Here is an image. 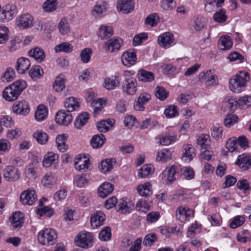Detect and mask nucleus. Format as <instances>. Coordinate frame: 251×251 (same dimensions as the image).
I'll list each match as a JSON object with an SVG mask.
<instances>
[{
	"label": "nucleus",
	"instance_id": "obj_1",
	"mask_svg": "<svg viewBox=\"0 0 251 251\" xmlns=\"http://www.w3.org/2000/svg\"><path fill=\"white\" fill-rule=\"evenodd\" d=\"M250 80V75L247 72H240L229 80V87L231 91L240 93L245 90L247 82Z\"/></svg>",
	"mask_w": 251,
	"mask_h": 251
},
{
	"label": "nucleus",
	"instance_id": "obj_2",
	"mask_svg": "<svg viewBox=\"0 0 251 251\" xmlns=\"http://www.w3.org/2000/svg\"><path fill=\"white\" fill-rule=\"evenodd\" d=\"M26 82L24 80H17L7 87L3 92V96L7 101L16 100L25 88Z\"/></svg>",
	"mask_w": 251,
	"mask_h": 251
},
{
	"label": "nucleus",
	"instance_id": "obj_3",
	"mask_svg": "<svg viewBox=\"0 0 251 251\" xmlns=\"http://www.w3.org/2000/svg\"><path fill=\"white\" fill-rule=\"evenodd\" d=\"M57 238V234L55 230L46 228L39 232L38 240L43 245L52 246L56 242Z\"/></svg>",
	"mask_w": 251,
	"mask_h": 251
},
{
	"label": "nucleus",
	"instance_id": "obj_4",
	"mask_svg": "<svg viewBox=\"0 0 251 251\" xmlns=\"http://www.w3.org/2000/svg\"><path fill=\"white\" fill-rule=\"evenodd\" d=\"M18 12L16 5L8 3L1 7L0 11V21L3 23L8 22L16 16Z\"/></svg>",
	"mask_w": 251,
	"mask_h": 251
},
{
	"label": "nucleus",
	"instance_id": "obj_5",
	"mask_svg": "<svg viewBox=\"0 0 251 251\" xmlns=\"http://www.w3.org/2000/svg\"><path fill=\"white\" fill-rule=\"evenodd\" d=\"M76 245L84 249H88L93 246V235L89 232L79 233L75 239Z\"/></svg>",
	"mask_w": 251,
	"mask_h": 251
},
{
	"label": "nucleus",
	"instance_id": "obj_6",
	"mask_svg": "<svg viewBox=\"0 0 251 251\" xmlns=\"http://www.w3.org/2000/svg\"><path fill=\"white\" fill-rule=\"evenodd\" d=\"M194 215V211L188 206H179L176 211V216L177 220L180 222H184L189 220L190 218L193 217Z\"/></svg>",
	"mask_w": 251,
	"mask_h": 251
},
{
	"label": "nucleus",
	"instance_id": "obj_7",
	"mask_svg": "<svg viewBox=\"0 0 251 251\" xmlns=\"http://www.w3.org/2000/svg\"><path fill=\"white\" fill-rule=\"evenodd\" d=\"M33 21L34 18L31 15L24 14L16 19V25L21 29H27L33 26Z\"/></svg>",
	"mask_w": 251,
	"mask_h": 251
},
{
	"label": "nucleus",
	"instance_id": "obj_8",
	"mask_svg": "<svg viewBox=\"0 0 251 251\" xmlns=\"http://www.w3.org/2000/svg\"><path fill=\"white\" fill-rule=\"evenodd\" d=\"M137 80L133 77L125 79L122 84L123 92L129 95H133L135 94L137 91Z\"/></svg>",
	"mask_w": 251,
	"mask_h": 251
},
{
	"label": "nucleus",
	"instance_id": "obj_9",
	"mask_svg": "<svg viewBox=\"0 0 251 251\" xmlns=\"http://www.w3.org/2000/svg\"><path fill=\"white\" fill-rule=\"evenodd\" d=\"M12 110L13 112L17 115L25 116L29 113L30 107L26 100H22L14 102Z\"/></svg>",
	"mask_w": 251,
	"mask_h": 251
},
{
	"label": "nucleus",
	"instance_id": "obj_10",
	"mask_svg": "<svg viewBox=\"0 0 251 251\" xmlns=\"http://www.w3.org/2000/svg\"><path fill=\"white\" fill-rule=\"evenodd\" d=\"M20 175L18 169L12 165L6 166L3 170V177L7 181H16L19 179Z\"/></svg>",
	"mask_w": 251,
	"mask_h": 251
},
{
	"label": "nucleus",
	"instance_id": "obj_11",
	"mask_svg": "<svg viewBox=\"0 0 251 251\" xmlns=\"http://www.w3.org/2000/svg\"><path fill=\"white\" fill-rule=\"evenodd\" d=\"M74 165L76 170L86 172L90 168L91 163L89 158L82 157L80 155H78L75 159Z\"/></svg>",
	"mask_w": 251,
	"mask_h": 251
},
{
	"label": "nucleus",
	"instance_id": "obj_12",
	"mask_svg": "<svg viewBox=\"0 0 251 251\" xmlns=\"http://www.w3.org/2000/svg\"><path fill=\"white\" fill-rule=\"evenodd\" d=\"M123 64L127 67L134 65L136 62V52L133 50H129L124 52L121 57Z\"/></svg>",
	"mask_w": 251,
	"mask_h": 251
},
{
	"label": "nucleus",
	"instance_id": "obj_13",
	"mask_svg": "<svg viewBox=\"0 0 251 251\" xmlns=\"http://www.w3.org/2000/svg\"><path fill=\"white\" fill-rule=\"evenodd\" d=\"M37 195L34 190L28 189L23 192L20 200L24 204L32 205L36 200Z\"/></svg>",
	"mask_w": 251,
	"mask_h": 251
},
{
	"label": "nucleus",
	"instance_id": "obj_14",
	"mask_svg": "<svg viewBox=\"0 0 251 251\" xmlns=\"http://www.w3.org/2000/svg\"><path fill=\"white\" fill-rule=\"evenodd\" d=\"M73 120V116L71 113L65 110L59 111L55 116V121L59 125L68 126L71 123Z\"/></svg>",
	"mask_w": 251,
	"mask_h": 251
},
{
	"label": "nucleus",
	"instance_id": "obj_15",
	"mask_svg": "<svg viewBox=\"0 0 251 251\" xmlns=\"http://www.w3.org/2000/svg\"><path fill=\"white\" fill-rule=\"evenodd\" d=\"M134 2L132 0H119L117 2V9L124 14H128L133 10Z\"/></svg>",
	"mask_w": 251,
	"mask_h": 251
},
{
	"label": "nucleus",
	"instance_id": "obj_16",
	"mask_svg": "<svg viewBox=\"0 0 251 251\" xmlns=\"http://www.w3.org/2000/svg\"><path fill=\"white\" fill-rule=\"evenodd\" d=\"M175 40L174 35L170 32H165L158 37V44L163 48H167L173 43Z\"/></svg>",
	"mask_w": 251,
	"mask_h": 251
},
{
	"label": "nucleus",
	"instance_id": "obj_17",
	"mask_svg": "<svg viewBox=\"0 0 251 251\" xmlns=\"http://www.w3.org/2000/svg\"><path fill=\"white\" fill-rule=\"evenodd\" d=\"M242 170H248L251 166V156L247 154L243 153L238 156L235 162Z\"/></svg>",
	"mask_w": 251,
	"mask_h": 251
},
{
	"label": "nucleus",
	"instance_id": "obj_18",
	"mask_svg": "<svg viewBox=\"0 0 251 251\" xmlns=\"http://www.w3.org/2000/svg\"><path fill=\"white\" fill-rule=\"evenodd\" d=\"M184 152L182 159L185 162H190L196 156V152L195 148L191 144H185L183 146Z\"/></svg>",
	"mask_w": 251,
	"mask_h": 251
},
{
	"label": "nucleus",
	"instance_id": "obj_19",
	"mask_svg": "<svg viewBox=\"0 0 251 251\" xmlns=\"http://www.w3.org/2000/svg\"><path fill=\"white\" fill-rule=\"evenodd\" d=\"M127 199H120V201L116 206L118 211L123 213H129L131 212L134 207V205L130 201H127Z\"/></svg>",
	"mask_w": 251,
	"mask_h": 251
},
{
	"label": "nucleus",
	"instance_id": "obj_20",
	"mask_svg": "<svg viewBox=\"0 0 251 251\" xmlns=\"http://www.w3.org/2000/svg\"><path fill=\"white\" fill-rule=\"evenodd\" d=\"M105 215L101 211H97L91 218V223L94 228H97L104 224Z\"/></svg>",
	"mask_w": 251,
	"mask_h": 251
},
{
	"label": "nucleus",
	"instance_id": "obj_21",
	"mask_svg": "<svg viewBox=\"0 0 251 251\" xmlns=\"http://www.w3.org/2000/svg\"><path fill=\"white\" fill-rule=\"evenodd\" d=\"M162 176L164 178H167V183H173L178 177V175L176 173V167L175 166H172L166 168L163 172Z\"/></svg>",
	"mask_w": 251,
	"mask_h": 251
},
{
	"label": "nucleus",
	"instance_id": "obj_22",
	"mask_svg": "<svg viewBox=\"0 0 251 251\" xmlns=\"http://www.w3.org/2000/svg\"><path fill=\"white\" fill-rule=\"evenodd\" d=\"M30 66V62L28 58L21 57L18 59L16 69L19 74H24L29 69Z\"/></svg>",
	"mask_w": 251,
	"mask_h": 251
},
{
	"label": "nucleus",
	"instance_id": "obj_23",
	"mask_svg": "<svg viewBox=\"0 0 251 251\" xmlns=\"http://www.w3.org/2000/svg\"><path fill=\"white\" fill-rule=\"evenodd\" d=\"M151 96L147 93H144L140 95L137 102L134 105V109L136 110L142 111L144 110V104L147 103L151 99Z\"/></svg>",
	"mask_w": 251,
	"mask_h": 251
},
{
	"label": "nucleus",
	"instance_id": "obj_24",
	"mask_svg": "<svg viewBox=\"0 0 251 251\" xmlns=\"http://www.w3.org/2000/svg\"><path fill=\"white\" fill-rule=\"evenodd\" d=\"M42 183L48 188H52L56 184L57 177L51 173H47L42 179Z\"/></svg>",
	"mask_w": 251,
	"mask_h": 251
},
{
	"label": "nucleus",
	"instance_id": "obj_25",
	"mask_svg": "<svg viewBox=\"0 0 251 251\" xmlns=\"http://www.w3.org/2000/svg\"><path fill=\"white\" fill-rule=\"evenodd\" d=\"M157 138L158 139V143L160 145L167 146L176 141V135L175 133H166V134L158 136Z\"/></svg>",
	"mask_w": 251,
	"mask_h": 251
},
{
	"label": "nucleus",
	"instance_id": "obj_26",
	"mask_svg": "<svg viewBox=\"0 0 251 251\" xmlns=\"http://www.w3.org/2000/svg\"><path fill=\"white\" fill-rule=\"evenodd\" d=\"M28 55L34 58L37 62H42L45 58L44 51L41 48L36 47L28 51Z\"/></svg>",
	"mask_w": 251,
	"mask_h": 251
},
{
	"label": "nucleus",
	"instance_id": "obj_27",
	"mask_svg": "<svg viewBox=\"0 0 251 251\" xmlns=\"http://www.w3.org/2000/svg\"><path fill=\"white\" fill-rule=\"evenodd\" d=\"M119 85L120 79L118 76L115 75L106 78L104 81V86L108 90H113Z\"/></svg>",
	"mask_w": 251,
	"mask_h": 251
},
{
	"label": "nucleus",
	"instance_id": "obj_28",
	"mask_svg": "<svg viewBox=\"0 0 251 251\" xmlns=\"http://www.w3.org/2000/svg\"><path fill=\"white\" fill-rule=\"evenodd\" d=\"M66 77L63 74L57 76L53 83V88L57 92H61L65 88Z\"/></svg>",
	"mask_w": 251,
	"mask_h": 251
},
{
	"label": "nucleus",
	"instance_id": "obj_29",
	"mask_svg": "<svg viewBox=\"0 0 251 251\" xmlns=\"http://www.w3.org/2000/svg\"><path fill=\"white\" fill-rule=\"evenodd\" d=\"M64 105L67 111L70 113L77 110L80 106L78 99L73 97H70L67 99L64 102Z\"/></svg>",
	"mask_w": 251,
	"mask_h": 251
},
{
	"label": "nucleus",
	"instance_id": "obj_30",
	"mask_svg": "<svg viewBox=\"0 0 251 251\" xmlns=\"http://www.w3.org/2000/svg\"><path fill=\"white\" fill-rule=\"evenodd\" d=\"M137 77L140 81L150 82L154 79V74L145 70H140L137 74Z\"/></svg>",
	"mask_w": 251,
	"mask_h": 251
},
{
	"label": "nucleus",
	"instance_id": "obj_31",
	"mask_svg": "<svg viewBox=\"0 0 251 251\" xmlns=\"http://www.w3.org/2000/svg\"><path fill=\"white\" fill-rule=\"evenodd\" d=\"M114 190V186L109 182H105L101 184L99 189V196L104 198L111 194Z\"/></svg>",
	"mask_w": 251,
	"mask_h": 251
},
{
	"label": "nucleus",
	"instance_id": "obj_32",
	"mask_svg": "<svg viewBox=\"0 0 251 251\" xmlns=\"http://www.w3.org/2000/svg\"><path fill=\"white\" fill-rule=\"evenodd\" d=\"M116 163L114 158H108L102 160L99 167L101 172L104 173L110 171L113 168V165Z\"/></svg>",
	"mask_w": 251,
	"mask_h": 251
},
{
	"label": "nucleus",
	"instance_id": "obj_33",
	"mask_svg": "<svg viewBox=\"0 0 251 251\" xmlns=\"http://www.w3.org/2000/svg\"><path fill=\"white\" fill-rule=\"evenodd\" d=\"M232 46L231 38L229 36L221 37L218 41V47L221 50H229Z\"/></svg>",
	"mask_w": 251,
	"mask_h": 251
},
{
	"label": "nucleus",
	"instance_id": "obj_34",
	"mask_svg": "<svg viewBox=\"0 0 251 251\" xmlns=\"http://www.w3.org/2000/svg\"><path fill=\"white\" fill-rule=\"evenodd\" d=\"M210 143V137L207 134H201L197 139V144L200 146L201 151L209 149Z\"/></svg>",
	"mask_w": 251,
	"mask_h": 251
},
{
	"label": "nucleus",
	"instance_id": "obj_35",
	"mask_svg": "<svg viewBox=\"0 0 251 251\" xmlns=\"http://www.w3.org/2000/svg\"><path fill=\"white\" fill-rule=\"evenodd\" d=\"M37 163L32 162L29 164L25 171V175L26 177L29 179H34L37 176Z\"/></svg>",
	"mask_w": 251,
	"mask_h": 251
},
{
	"label": "nucleus",
	"instance_id": "obj_36",
	"mask_svg": "<svg viewBox=\"0 0 251 251\" xmlns=\"http://www.w3.org/2000/svg\"><path fill=\"white\" fill-rule=\"evenodd\" d=\"M139 194L142 196L148 197L152 194V186L150 182L139 185L137 188Z\"/></svg>",
	"mask_w": 251,
	"mask_h": 251
},
{
	"label": "nucleus",
	"instance_id": "obj_37",
	"mask_svg": "<svg viewBox=\"0 0 251 251\" xmlns=\"http://www.w3.org/2000/svg\"><path fill=\"white\" fill-rule=\"evenodd\" d=\"M48 108L44 105H39L35 111V117L38 121H42L47 118Z\"/></svg>",
	"mask_w": 251,
	"mask_h": 251
},
{
	"label": "nucleus",
	"instance_id": "obj_38",
	"mask_svg": "<svg viewBox=\"0 0 251 251\" xmlns=\"http://www.w3.org/2000/svg\"><path fill=\"white\" fill-rule=\"evenodd\" d=\"M88 119V113L87 112L82 113L76 117L75 121L74 126L77 129L80 128L87 123Z\"/></svg>",
	"mask_w": 251,
	"mask_h": 251
},
{
	"label": "nucleus",
	"instance_id": "obj_39",
	"mask_svg": "<svg viewBox=\"0 0 251 251\" xmlns=\"http://www.w3.org/2000/svg\"><path fill=\"white\" fill-rule=\"evenodd\" d=\"M98 34L101 39H106L113 35L112 28L110 26L101 25Z\"/></svg>",
	"mask_w": 251,
	"mask_h": 251
},
{
	"label": "nucleus",
	"instance_id": "obj_40",
	"mask_svg": "<svg viewBox=\"0 0 251 251\" xmlns=\"http://www.w3.org/2000/svg\"><path fill=\"white\" fill-rule=\"evenodd\" d=\"M105 140L106 139L103 134L95 135L91 140V144L93 148H100L102 146Z\"/></svg>",
	"mask_w": 251,
	"mask_h": 251
},
{
	"label": "nucleus",
	"instance_id": "obj_41",
	"mask_svg": "<svg viewBox=\"0 0 251 251\" xmlns=\"http://www.w3.org/2000/svg\"><path fill=\"white\" fill-rule=\"evenodd\" d=\"M160 21L159 15L156 13L149 14L145 18V24L152 27L155 26Z\"/></svg>",
	"mask_w": 251,
	"mask_h": 251
},
{
	"label": "nucleus",
	"instance_id": "obj_42",
	"mask_svg": "<svg viewBox=\"0 0 251 251\" xmlns=\"http://www.w3.org/2000/svg\"><path fill=\"white\" fill-rule=\"evenodd\" d=\"M24 214L23 213L18 212L14 213L12 217L11 224L15 228L21 227L24 223Z\"/></svg>",
	"mask_w": 251,
	"mask_h": 251
},
{
	"label": "nucleus",
	"instance_id": "obj_43",
	"mask_svg": "<svg viewBox=\"0 0 251 251\" xmlns=\"http://www.w3.org/2000/svg\"><path fill=\"white\" fill-rule=\"evenodd\" d=\"M58 28L62 35H66L70 31V24L66 18L61 19L58 25Z\"/></svg>",
	"mask_w": 251,
	"mask_h": 251
},
{
	"label": "nucleus",
	"instance_id": "obj_44",
	"mask_svg": "<svg viewBox=\"0 0 251 251\" xmlns=\"http://www.w3.org/2000/svg\"><path fill=\"white\" fill-rule=\"evenodd\" d=\"M33 136L36 141L41 145L46 144L48 142L49 139L48 135L42 130L36 131L33 134Z\"/></svg>",
	"mask_w": 251,
	"mask_h": 251
},
{
	"label": "nucleus",
	"instance_id": "obj_45",
	"mask_svg": "<svg viewBox=\"0 0 251 251\" xmlns=\"http://www.w3.org/2000/svg\"><path fill=\"white\" fill-rule=\"evenodd\" d=\"M106 50L111 52L118 50L121 47V43L118 39H111L109 40L105 44Z\"/></svg>",
	"mask_w": 251,
	"mask_h": 251
},
{
	"label": "nucleus",
	"instance_id": "obj_46",
	"mask_svg": "<svg viewBox=\"0 0 251 251\" xmlns=\"http://www.w3.org/2000/svg\"><path fill=\"white\" fill-rule=\"evenodd\" d=\"M114 124V121L112 120L102 121L97 123V128L101 132H106L108 131L109 127H112Z\"/></svg>",
	"mask_w": 251,
	"mask_h": 251
},
{
	"label": "nucleus",
	"instance_id": "obj_47",
	"mask_svg": "<svg viewBox=\"0 0 251 251\" xmlns=\"http://www.w3.org/2000/svg\"><path fill=\"white\" fill-rule=\"evenodd\" d=\"M44 74V71L41 66L35 65L33 66L29 71V76L33 79H37L40 78Z\"/></svg>",
	"mask_w": 251,
	"mask_h": 251
},
{
	"label": "nucleus",
	"instance_id": "obj_48",
	"mask_svg": "<svg viewBox=\"0 0 251 251\" xmlns=\"http://www.w3.org/2000/svg\"><path fill=\"white\" fill-rule=\"evenodd\" d=\"M151 204V201L142 199L137 202L136 210L141 212L146 213L150 210Z\"/></svg>",
	"mask_w": 251,
	"mask_h": 251
},
{
	"label": "nucleus",
	"instance_id": "obj_49",
	"mask_svg": "<svg viewBox=\"0 0 251 251\" xmlns=\"http://www.w3.org/2000/svg\"><path fill=\"white\" fill-rule=\"evenodd\" d=\"M73 46L68 42H63L56 45L54 48L56 52H64L70 53L72 51Z\"/></svg>",
	"mask_w": 251,
	"mask_h": 251
},
{
	"label": "nucleus",
	"instance_id": "obj_50",
	"mask_svg": "<svg viewBox=\"0 0 251 251\" xmlns=\"http://www.w3.org/2000/svg\"><path fill=\"white\" fill-rule=\"evenodd\" d=\"M57 6V0H47L43 4V8L47 12L55 11Z\"/></svg>",
	"mask_w": 251,
	"mask_h": 251
},
{
	"label": "nucleus",
	"instance_id": "obj_51",
	"mask_svg": "<svg viewBox=\"0 0 251 251\" xmlns=\"http://www.w3.org/2000/svg\"><path fill=\"white\" fill-rule=\"evenodd\" d=\"M56 143L58 149L61 152H65L68 146L66 144V138L64 135H58L56 139Z\"/></svg>",
	"mask_w": 251,
	"mask_h": 251
},
{
	"label": "nucleus",
	"instance_id": "obj_52",
	"mask_svg": "<svg viewBox=\"0 0 251 251\" xmlns=\"http://www.w3.org/2000/svg\"><path fill=\"white\" fill-rule=\"evenodd\" d=\"M153 167L151 164L143 165L138 171V176L144 178L150 174L153 171Z\"/></svg>",
	"mask_w": 251,
	"mask_h": 251
},
{
	"label": "nucleus",
	"instance_id": "obj_53",
	"mask_svg": "<svg viewBox=\"0 0 251 251\" xmlns=\"http://www.w3.org/2000/svg\"><path fill=\"white\" fill-rule=\"evenodd\" d=\"M169 92L164 87L157 86L155 88V95L160 100H164L169 96Z\"/></svg>",
	"mask_w": 251,
	"mask_h": 251
},
{
	"label": "nucleus",
	"instance_id": "obj_54",
	"mask_svg": "<svg viewBox=\"0 0 251 251\" xmlns=\"http://www.w3.org/2000/svg\"><path fill=\"white\" fill-rule=\"evenodd\" d=\"M191 25L196 31H200L204 27V20L202 17L195 18L191 22Z\"/></svg>",
	"mask_w": 251,
	"mask_h": 251
},
{
	"label": "nucleus",
	"instance_id": "obj_55",
	"mask_svg": "<svg viewBox=\"0 0 251 251\" xmlns=\"http://www.w3.org/2000/svg\"><path fill=\"white\" fill-rule=\"evenodd\" d=\"M15 76V71L12 68H8L2 74L1 79L3 82L12 81Z\"/></svg>",
	"mask_w": 251,
	"mask_h": 251
},
{
	"label": "nucleus",
	"instance_id": "obj_56",
	"mask_svg": "<svg viewBox=\"0 0 251 251\" xmlns=\"http://www.w3.org/2000/svg\"><path fill=\"white\" fill-rule=\"evenodd\" d=\"M177 108L174 105H168L165 110L164 114L169 118H173L178 115Z\"/></svg>",
	"mask_w": 251,
	"mask_h": 251
},
{
	"label": "nucleus",
	"instance_id": "obj_57",
	"mask_svg": "<svg viewBox=\"0 0 251 251\" xmlns=\"http://www.w3.org/2000/svg\"><path fill=\"white\" fill-rule=\"evenodd\" d=\"M56 155L53 152H48L44 158L42 163L44 167H49L56 159Z\"/></svg>",
	"mask_w": 251,
	"mask_h": 251
},
{
	"label": "nucleus",
	"instance_id": "obj_58",
	"mask_svg": "<svg viewBox=\"0 0 251 251\" xmlns=\"http://www.w3.org/2000/svg\"><path fill=\"white\" fill-rule=\"evenodd\" d=\"M111 237V230L109 226H105L99 233V238L100 240L106 241Z\"/></svg>",
	"mask_w": 251,
	"mask_h": 251
},
{
	"label": "nucleus",
	"instance_id": "obj_59",
	"mask_svg": "<svg viewBox=\"0 0 251 251\" xmlns=\"http://www.w3.org/2000/svg\"><path fill=\"white\" fill-rule=\"evenodd\" d=\"M89 101H92V103H95V104L97 105L99 104V106H96L94 109V115L96 116L97 114H98L100 112L101 110L102 105L105 104V101L102 100L101 99H100L98 100L97 101L95 102L96 100H93L92 98V96L90 94L88 100Z\"/></svg>",
	"mask_w": 251,
	"mask_h": 251
},
{
	"label": "nucleus",
	"instance_id": "obj_60",
	"mask_svg": "<svg viewBox=\"0 0 251 251\" xmlns=\"http://www.w3.org/2000/svg\"><path fill=\"white\" fill-rule=\"evenodd\" d=\"M9 31L5 26H0V44H5L9 39Z\"/></svg>",
	"mask_w": 251,
	"mask_h": 251
},
{
	"label": "nucleus",
	"instance_id": "obj_61",
	"mask_svg": "<svg viewBox=\"0 0 251 251\" xmlns=\"http://www.w3.org/2000/svg\"><path fill=\"white\" fill-rule=\"evenodd\" d=\"M107 3L105 2H98L94 7L92 11V14L100 15L106 11Z\"/></svg>",
	"mask_w": 251,
	"mask_h": 251
},
{
	"label": "nucleus",
	"instance_id": "obj_62",
	"mask_svg": "<svg viewBox=\"0 0 251 251\" xmlns=\"http://www.w3.org/2000/svg\"><path fill=\"white\" fill-rule=\"evenodd\" d=\"M245 221V218L243 216H236L230 223V226L232 228H236L243 225Z\"/></svg>",
	"mask_w": 251,
	"mask_h": 251
},
{
	"label": "nucleus",
	"instance_id": "obj_63",
	"mask_svg": "<svg viewBox=\"0 0 251 251\" xmlns=\"http://www.w3.org/2000/svg\"><path fill=\"white\" fill-rule=\"evenodd\" d=\"M92 50L90 48H85L80 53L81 60L84 63H88L91 58Z\"/></svg>",
	"mask_w": 251,
	"mask_h": 251
},
{
	"label": "nucleus",
	"instance_id": "obj_64",
	"mask_svg": "<svg viewBox=\"0 0 251 251\" xmlns=\"http://www.w3.org/2000/svg\"><path fill=\"white\" fill-rule=\"evenodd\" d=\"M250 234L248 230H243L237 235V239L241 243H246L250 240Z\"/></svg>",
	"mask_w": 251,
	"mask_h": 251
}]
</instances>
